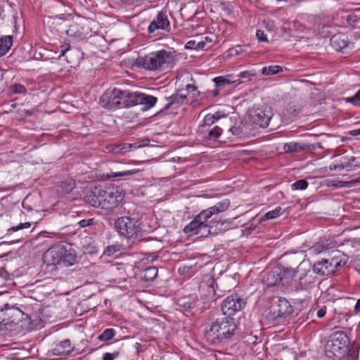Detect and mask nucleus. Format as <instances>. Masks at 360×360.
Masks as SVG:
<instances>
[{"instance_id": "1", "label": "nucleus", "mask_w": 360, "mask_h": 360, "mask_svg": "<svg viewBox=\"0 0 360 360\" xmlns=\"http://www.w3.org/2000/svg\"><path fill=\"white\" fill-rule=\"evenodd\" d=\"M177 61L178 55L172 49L151 52L141 59L143 67L149 70L171 69Z\"/></svg>"}, {"instance_id": "2", "label": "nucleus", "mask_w": 360, "mask_h": 360, "mask_svg": "<svg viewBox=\"0 0 360 360\" xmlns=\"http://www.w3.org/2000/svg\"><path fill=\"white\" fill-rule=\"evenodd\" d=\"M237 326L233 318L222 317L212 322L206 331L207 340L213 344L231 338Z\"/></svg>"}, {"instance_id": "3", "label": "nucleus", "mask_w": 360, "mask_h": 360, "mask_svg": "<svg viewBox=\"0 0 360 360\" xmlns=\"http://www.w3.org/2000/svg\"><path fill=\"white\" fill-rule=\"evenodd\" d=\"M44 263L48 266H72L77 262L74 251L68 250L65 245L58 243L48 249L43 255Z\"/></svg>"}, {"instance_id": "4", "label": "nucleus", "mask_w": 360, "mask_h": 360, "mask_svg": "<svg viewBox=\"0 0 360 360\" xmlns=\"http://www.w3.org/2000/svg\"><path fill=\"white\" fill-rule=\"evenodd\" d=\"M115 227L118 233L126 237L132 238L141 231H151L157 228V223L154 222L153 225L146 227V224H142L128 217L118 218L115 221Z\"/></svg>"}, {"instance_id": "5", "label": "nucleus", "mask_w": 360, "mask_h": 360, "mask_svg": "<svg viewBox=\"0 0 360 360\" xmlns=\"http://www.w3.org/2000/svg\"><path fill=\"white\" fill-rule=\"evenodd\" d=\"M349 340L347 335L342 331L333 333L327 341L326 351L338 359H341L348 352Z\"/></svg>"}, {"instance_id": "6", "label": "nucleus", "mask_w": 360, "mask_h": 360, "mask_svg": "<svg viewBox=\"0 0 360 360\" xmlns=\"http://www.w3.org/2000/svg\"><path fill=\"white\" fill-rule=\"evenodd\" d=\"M124 98L125 108L141 105H143V110L151 108L157 102V98L153 96L146 95L143 93L131 92L127 90L124 91Z\"/></svg>"}, {"instance_id": "7", "label": "nucleus", "mask_w": 360, "mask_h": 360, "mask_svg": "<svg viewBox=\"0 0 360 360\" xmlns=\"http://www.w3.org/2000/svg\"><path fill=\"white\" fill-rule=\"evenodd\" d=\"M246 300L238 294H232L228 296L221 304V311L227 317L233 316L245 307Z\"/></svg>"}, {"instance_id": "8", "label": "nucleus", "mask_w": 360, "mask_h": 360, "mask_svg": "<svg viewBox=\"0 0 360 360\" xmlns=\"http://www.w3.org/2000/svg\"><path fill=\"white\" fill-rule=\"evenodd\" d=\"M271 113L269 109L266 107L264 109L252 107L249 110V117L251 122L260 127H266L271 120Z\"/></svg>"}, {"instance_id": "9", "label": "nucleus", "mask_w": 360, "mask_h": 360, "mask_svg": "<svg viewBox=\"0 0 360 360\" xmlns=\"http://www.w3.org/2000/svg\"><path fill=\"white\" fill-rule=\"evenodd\" d=\"M340 266V261L338 259H332L330 261L323 259L314 265L313 271L316 274L330 275L334 274Z\"/></svg>"}, {"instance_id": "10", "label": "nucleus", "mask_w": 360, "mask_h": 360, "mask_svg": "<svg viewBox=\"0 0 360 360\" xmlns=\"http://www.w3.org/2000/svg\"><path fill=\"white\" fill-rule=\"evenodd\" d=\"M117 88L108 89L101 96L99 105L101 108L108 110H115L117 108V99L118 98Z\"/></svg>"}, {"instance_id": "11", "label": "nucleus", "mask_w": 360, "mask_h": 360, "mask_svg": "<svg viewBox=\"0 0 360 360\" xmlns=\"http://www.w3.org/2000/svg\"><path fill=\"white\" fill-rule=\"evenodd\" d=\"M208 219V218L201 219L199 214L192 221L184 227V231L186 233L203 236L205 233H201V231L203 229L207 231L208 224H206V222Z\"/></svg>"}, {"instance_id": "12", "label": "nucleus", "mask_w": 360, "mask_h": 360, "mask_svg": "<svg viewBox=\"0 0 360 360\" xmlns=\"http://www.w3.org/2000/svg\"><path fill=\"white\" fill-rule=\"evenodd\" d=\"M124 195L118 188H109L105 192V210H112L116 207L122 200Z\"/></svg>"}, {"instance_id": "13", "label": "nucleus", "mask_w": 360, "mask_h": 360, "mask_svg": "<svg viewBox=\"0 0 360 360\" xmlns=\"http://www.w3.org/2000/svg\"><path fill=\"white\" fill-rule=\"evenodd\" d=\"M230 205V201L228 199H224L215 205L209 207L208 209L204 210L200 212V217L201 219L208 218L210 219L213 214L224 212L226 210Z\"/></svg>"}, {"instance_id": "14", "label": "nucleus", "mask_w": 360, "mask_h": 360, "mask_svg": "<svg viewBox=\"0 0 360 360\" xmlns=\"http://www.w3.org/2000/svg\"><path fill=\"white\" fill-rule=\"evenodd\" d=\"M169 25L170 23L166 13H160L156 19L150 23L148 30L149 33H153L158 30H167Z\"/></svg>"}, {"instance_id": "15", "label": "nucleus", "mask_w": 360, "mask_h": 360, "mask_svg": "<svg viewBox=\"0 0 360 360\" xmlns=\"http://www.w3.org/2000/svg\"><path fill=\"white\" fill-rule=\"evenodd\" d=\"M272 308L273 314L275 317L285 316L292 311L289 302L284 298L278 299Z\"/></svg>"}, {"instance_id": "16", "label": "nucleus", "mask_w": 360, "mask_h": 360, "mask_svg": "<svg viewBox=\"0 0 360 360\" xmlns=\"http://www.w3.org/2000/svg\"><path fill=\"white\" fill-rule=\"evenodd\" d=\"M8 304L5 305V309L0 311V327L6 326L11 323L13 317H18L22 314V311L18 308L7 309Z\"/></svg>"}, {"instance_id": "17", "label": "nucleus", "mask_w": 360, "mask_h": 360, "mask_svg": "<svg viewBox=\"0 0 360 360\" xmlns=\"http://www.w3.org/2000/svg\"><path fill=\"white\" fill-rule=\"evenodd\" d=\"M330 44L338 51H344L347 49H352L353 45L349 43L344 34H335L330 39Z\"/></svg>"}, {"instance_id": "18", "label": "nucleus", "mask_w": 360, "mask_h": 360, "mask_svg": "<svg viewBox=\"0 0 360 360\" xmlns=\"http://www.w3.org/2000/svg\"><path fill=\"white\" fill-rule=\"evenodd\" d=\"M72 349L73 348L70 340H65L56 344L52 349V353L53 355L58 356L68 355Z\"/></svg>"}, {"instance_id": "19", "label": "nucleus", "mask_w": 360, "mask_h": 360, "mask_svg": "<svg viewBox=\"0 0 360 360\" xmlns=\"http://www.w3.org/2000/svg\"><path fill=\"white\" fill-rule=\"evenodd\" d=\"M230 228V223L226 221H213L211 224H208L207 233L217 234L218 233L225 231Z\"/></svg>"}, {"instance_id": "20", "label": "nucleus", "mask_w": 360, "mask_h": 360, "mask_svg": "<svg viewBox=\"0 0 360 360\" xmlns=\"http://www.w3.org/2000/svg\"><path fill=\"white\" fill-rule=\"evenodd\" d=\"M226 115L221 112H216L214 114H207L205 116L203 119V124L200 126V127L203 129L206 127H211L216 122L220 120L222 117H225Z\"/></svg>"}, {"instance_id": "21", "label": "nucleus", "mask_w": 360, "mask_h": 360, "mask_svg": "<svg viewBox=\"0 0 360 360\" xmlns=\"http://www.w3.org/2000/svg\"><path fill=\"white\" fill-rule=\"evenodd\" d=\"M230 76H219L214 77L212 80L217 87H224L227 85H230L234 83H238L240 84V82L238 79H231L229 78Z\"/></svg>"}, {"instance_id": "22", "label": "nucleus", "mask_w": 360, "mask_h": 360, "mask_svg": "<svg viewBox=\"0 0 360 360\" xmlns=\"http://www.w3.org/2000/svg\"><path fill=\"white\" fill-rule=\"evenodd\" d=\"M158 274V270L155 266H150L146 268L141 272V278L146 281H154Z\"/></svg>"}, {"instance_id": "23", "label": "nucleus", "mask_w": 360, "mask_h": 360, "mask_svg": "<svg viewBox=\"0 0 360 360\" xmlns=\"http://www.w3.org/2000/svg\"><path fill=\"white\" fill-rule=\"evenodd\" d=\"M13 44L11 36H6L0 39V56L5 55L11 49Z\"/></svg>"}, {"instance_id": "24", "label": "nucleus", "mask_w": 360, "mask_h": 360, "mask_svg": "<svg viewBox=\"0 0 360 360\" xmlns=\"http://www.w3.org/2000/svg\"><path fill=\"white\" fill-rule=\"evenodd\" d=\"M282 208L278 206L276 207L274 210L267 212L264 215L262 216L260 218V221H264L265 220L274 219L282 214Z\"/></svg>"}, {"instance_id": "25", "label": "nucleus", "mask_w": 360, "mask_h": 360, "mask_svg": "<svg viewBox=\"0 0 360 360\" xmlns=\"http://www.w3.org/2000/svg\"><path fill=\"white\" fill-rule=\"evenodd\" d=\"M206 131L207 132L206 138L209 140L215 141L221 136L223 130L218 126H215L212 129H207Z\"/></svg>"}, {"instance_id": "26", "label": "nucleus", "mask_w": 360, "mask_h": 360, "mask_svg": "<svg viewBox=\"0 0 360 360\" xmlns=\"http://www.w3.org/2000/svg\"><path fill=\"white\" fill-rule=\"evenodd\" d=\"M304 146H302L299 143L290 142L285 143L283 146V150L285 153H292L303 150Z\"/></svg>"}, {"instance_id": "27", "label": "nucleus", "mask_w": 360, "mask_h": 360, "mask_svg": "<svg viewBox=\"0 0 360 360\" xmlns=\"http://www.w3.org/2000/svg\"><path fill=\"white\" fill-rule=\"evenodd\" d=\"M140 172V169H134L125 172H110V174H107L108 178H115V177H120V176H130L136 174Z\"/></svg>"}, {"instance_id": "28", "label": "nucleus", "mask_w": 360, "mask_h": 360, "mask_svg": "<svg viewBox=\"0 0 360 360\" xmlns=\"http://www.w3.org/2000/svg\"><path fill=\"white\" fill-rule=\"evenodd\" d=\"M105 192L106 190L101 187H95L94 188V193L97 195L99 201H101V207L104 209L105 205Z\"/></svg>"}, {"instance_id": "29", "label": "nucleus", "mask_w": 360, "mask_h": 360, "mask_svg": "<svg viewBox=\"0 0 360 360\" xmlns=\"http://www.w3.org/2000/svg\"><path fill=\"white\" fill-rule=\"evenodd\" d=\"M86 202L93 207H101V201H99L97 195L94 193V189L86 196Z\"/></svg>"}, {"instance_id": "30", "label": "nucleus", "mask_w": 360, "mask_h": 360, "mask_svg": "<svg viewBox=\"0 0 360 360\" xmlns=\"http://www.w3.org/2000/svg\"><path fill=\"white\" fill-rule=\"evenodd\" d=\"M282 71V68L279 65H270L264 67L262 70V73L266 75H274Z\"/></svg>"}, {"instance_id": "31", "label": "nucleus", "mask_w": 360, "mask_h": 360, "mask_svg": "<svg viewBox=\"0 0 360 360\" xmlns=\"http://www.w3.org/2000/svg\"><path fill=\"white\" fill-rule=\"evenodd\" d=\"M114 335V330L112 328H107L98 336V339L101 341H108L111 340Z\"/></svg>"}, {"instance_id": "32", "label": "nucleus", "mask_w": 360, "mask_h": 360, "mask_svg": "<svg viewBox=\"0 0 360 360\" xmlns=\"http://www.w3.org/2000/svg\"><path fill=\"white\" fill-rule=\"evenodd\" d=\"M357 184H360V177L350 181H340L338 182L337 186L340 188L352 187Z\"/></svg>"}, {"instance_id": "33", "label": "nucleus", "mask_w": 360, "mask_h": 360, "mask_svg": "<svg viewBox=\"0 0 360 360\" xmlns=\"http://www.w3.org/2000/svg\"><path fill=\"white\" fill-rule=\"evenodd\" d=\"M344 100L347 103H352L354 105H360V89L355 94L354 96L345 98Z\"/></svg>"}, {"instance_id": "34", "label": "nucleus", "mask_w": 360, "mask_h": 360, "mask_svg": "<svg viewBox=\"0 0 360 360\" xmlns=\"http://www.w3.org/2000/svg\"><path fill=\"white\" fill-rule=\"evenodd\" d=\"M292 190H304L308 186V182L304 179L295 181L292 184Z\"/></svg>"}, {"instance_id": "35", "label": "nucleus", "mask_w": 360, "mask_h": 360, "mask_svg": "<svg viewBox=\"0 0 360 360\" xmlns=\"http://www.w3.org/2000/svg\"><path fill=\"white\" fill-rule=\"evenodd\" d=\"M118 96L117 99V108H125L124 91L117 88Z\"/></svg>"}, {"instance_id": "36", "label": "nucleus", "mask_w": 360, "mask_h": 360, "mask_svg": "<svg viewBox=\"0 0 360 360\" xmlns=\"http://www.w3.org/2000/svg\"><path fill=\"white\" fill-rule=\"evenodd\" d=\"M212 39H209L207 37H205L204 39L202 38L197 39V50L202 49L206 48L207 44H211Z\"/></svg>"}, {"instance_id": "37", "label": "nucleus", "mask_w": 360, "mask_h": 360, "mask_svg": "<svg viewBox=\"0 0 360 360\" xmlns=\"http://www.w3.org/2000/svg\"><path fill=\"white\" fill-rule=\"evenodd\" d=\"M31 226L30 222L20 223L17 226H12L8 229V231L15 232L24 229H29Z\"/></svg>"}, {"instance_id": "38", "label": "nucleus", "mask_w": 360, "mask_h": 360, "mask_svg": "<svg viewBox=\"0 0 360 360\" xmlns=\"http://www.w3.org/2000/svg\"><path fill=\"white\" fill-rule=\"evenodd\" d=\"M77 25H72L67 32L70 36L73 37H80L82 35V32L79 31Z\"/></svg>"}, {"instance_id": "39", "label": "nucleus", "mask_w": 360, "mask_h": 360, "mask_svg": "<svg viewBox=\"0 0 360 360\" xmlns=\"http://www.w3.org/2000/svg\"><path fill=\"white\" fill-rule=\"evenodd\" d=\"M264 25L265 26L266 30L269 33L272 34V37H274V32L276 30V26L274 22L272 20H266L264 22Z\"/></svg>"}, {"instance_id": "40", "label": "nucleus", "mask_w": 360, "mask_h": 360, "mask_svg": "<svg viewBox=\"0 0 360 360\" xmlns=\"http://www.w3.org/2000/svg\"><path fill=\"white\" fill-rule=\"evenodd\" d=\"M256 37L259 41L267 42V36L264 34V32L262 30H258L256 32Z\"/></svg>"}, {"instance_id": "41", "label": "nucleus", "mask_w": 360, "mask_h": 360, "mask_svg": "<svg viewBox=\"0 0 360 360\" xmlns=\"http://www.w3.org/2000/svg\"><path fill=\"white\" fill-rule=\"evenodd\" d=\"M13 91L15 94H22L25 92V88L21 84H14L12 86Z\"/></svg>"}, {"instance_id": "42", "label": "nucleus", "mask_w": 360, "mask_h": 360, "mask_svg": "<svg viewBox=\"0 0 360 360\" xmlns=\"http://www.w3.org/2000/svg\"><path fill=\"white\" fill-rule=\"evenodd\" d=\"M340 360H358V356L354 352L351 354L347 352V354H345V356L342 357Z\"/></svg>"}, {"instance_id": "43", "label": "nucleus", "mask_w": 360, "mask_h": 360, "mask_svg": "<svg viewBox=\"0 0 360 360\" xmlns=\"http://www.w3.org/2000/svg\"><path fill=\"white\" fill-rule=\"evenodd\" d=\"M185 47L187 49H196L197 50V39L188 41L186 44Z\"/></svg>"}, {"instance_id": "44", "label": "nucleus", "mask_w": 360, "mask_h": 360, "mask_svg": "<svg viewBox=\"0 0 360 360\" xmlns=\"http://www.w3.org/2000/svg\"><path fill=\"white\" fill-rule=\"evenodd\" d=\"M324 250V247H323L321 245H320L319 243H316L315 244L311 249L310 250L316 254H319V253H321Z\"/></svg>"}, {"instance_id": "45", "label": "nucleus", "mask_w": 360, "mask_h": 360, "mask_svg": "<svg viewBox=\"0 0 360 360\" xmlns=\"http://www.w3.org/2000/svg\"><path fill=\"white\" fill-rule=\"evenodd\" d=\"M118 356L117 353H105L103 355V360H114Z\"/></svg>"}, {"instance_id": "46", "label": "nucleus", "mask_w": 360, "mask_h": 360, "mask_svg": "<svg viewBox=\"0 0 360 360\" xmlns=\"http://www.w3.org/2000/svg\"><path fill=\"white\" fill-rule=\"evenodd\" d=\"M0 278H2L4 281H7L9 278L8 273L4 267L0 268Z\"/></svg>"}, {"instance_id": "47", "label": "nucleus", "mask_w": 360, "mask_h": 360, "mask_svg": "<svg viewBox=\"0 0 360 360\" xmlns=\"http://www.w3.org/2000/svg\"><path fill=\"white\" fill-rule=\"evenodd\" d=\"M243 51V49L241 46H236L235 48L231 49L229 50L231 55H238L241 53Z\"/></svg>"}, {"instance_id": "48", "label": "nucleus", "mask_w": 360, "mask_h": 360, "mask_svg": "<svg viewBox=\"0 0 360 360\" xmlns=\"http://www.w3.org/2000/svg\"><path fill=\"white\" fill-rule=\"evenodd\" d=\"M253 76V74L250 73V72L248 71H243V72H240L238 75V78H249L250 77Z\"/></svg>"}, {"instance_id": "49", "label": "nucleus", "mask_w": 360, "mask_h": 360, "mask_svg": "<svg viewBox=\"0 0 360 360\" xmlns=\"http://www.w3.org/2000/svg\"><path fill=\"white\" fill-rule=\"evenodd\" d=\"M127 148H129V150L136 149L139 148L144 147V144H139V142L134 143L132 144H127Z\"/></svg>"}, {"instance_id": "50", "label": "nucleus", "mask_w": 360, "mask_h": 360, "mask_svg": "<svg viewBox=\"0 0 360 360\" xmlns=\"http://www.w3.org/2000/svg\"><path fill=\"white\" fill-rule=\"evenodd\" d=\"M326 307H322V308H320L317 312H316V315L319 318H323L325 315H326Z\"/></svg>"}, {"instance_id": "51", "label": "nucleus", "mask_w": 360, "mask_h": 360, "mask_svg": "<svg viewBox=\"0 0 360 360\" xmlns=\"http://www.w3.org/2000/svg\"><path fill=\"white\" fill-rule=\"evenodd\" d=\"M117 250L115 246H110L108 248L107 252L108 255H110L111 254L116 252Z\"/></svg>"}, {"instance_id": "52", "label": "nucleus", "mask_w": 360, "mask_h": 360, "mask_svg": "<svg viewBox=\"0 0 360 360\" xmlns=\"http://www.w3.org/2000/svg\"><path fill=\"white\" fill-rule=\"evenodd\" d=\"M229 131L234 135H238L240 134L239 129L237 127H231Z\"/></svg>"}, {"instance_id": "53", "label": "nucleus", "mask_w": 360, "mask_h": 360, "mask_svg": "<svg viewBox=\"0 0 360 360\" xmlns=\"http://www.w3.org/2000/svg\"><path fill=\"white\" fill-rule=\"evenodd\" d=\"M208 290H209L208 300H213V288L210 286H208Z\"/></svg>"}, {"instance_id": "54", "label": "nucleus", "mask_w": 360, "mask_h": 360, "mask_svg": "<svg viewBox=\"0 0 360 360\" xmlns=\"http://www.w3.org/2000/svg\"><path fill=\"white\" fill-rule=\"evenodd\" d=\"M349 134L352 136L360 135V128L352 130Z\"/></svg>"}, {"instance_id": "55", "label": "nucleus", "mask_w": 360, "mask_h": 360, "mask_svg": "<svg viewBox=\"0 0 360 360\" xmlns=\"http://www.w3.org/2000/svg\"><path fill=\"white\" fill-rule=\"evenodd\" d=\"M70 49V46L67 45L63 47V49L61 51V56H64L66 51H68Z\"/></svg>"}, {"instance_id": "56", "label": "nucleus", "mask_w": 360, "mask_h": 360, "mask_svg": "<svg viewBox=\"0 0 360 360\" xmlns=\"http://www.w3.org/2000/svg\"><path fill=\"white\" fill-rule=\"evenodd\" d=\"M186 89L190 91H195V86H193V85H191V84H187L186 85Z\"/></svg>"}, {"instance_id": "57", "label": "nucleus", "mask_w": 360, "mask_h": 360, "mask_svg": "<svg viewBox=\"0 0 360 360\" xmlns=\"http://www.w3.org/2000/svg\"><path fill=\"white\" fill-rule=\"evenodd\" d=\"M354 308L356 311H359L360 309V299L356 302Z\"/></svg>"}, {"instance_id": "58", "label": "nucleus", "mask_w": 360, "mask_h": 360, "mask_svg": "<svg viewBox=\"0 0 360 360\" xmlns=\"http://www.w3.org/2000/svg\"><path fill=\"white\" fill-rule=\"evenodd\" d=\"M148 140H142L141 141H139V144H144V146H148Z\"/></svg>"}, {"instance_id": "59", "label": "nucleus", "mask_w": 360, "mask_h": 360, "mask_svg": "<svg viewBox=\"0 0 360 360\" xmlns=\"http://www.w3.org/2000/svg\"><path fill=\"white\" fill-rule=\"evenodd\" d=\"M201 233H205V234L202 236H207L209 234H212V233H207L206 229H203L201 231Z\"/></svg>"}, {"instance_id": "60", "label": "nucleus", "mask_w": 360, "mask_h": 360, "mask_svg": "<svg viewBox=\"0 0 360 360\" xmlns=\"http://www.w3.org/2000/svg\"><path fill=\"white\" fill-rule=\"evenodd\" d=\"M80 225H81V226H86V221H80Z\"/></svg>"}, {"instance_id": "61", "label": "nucleus", "mask_w": 360, "mask_h": 360, "mask_svg": "<svg viewBox=\"0 0 360 360\" xmlns=\"http://www.w3.org/2000/svg\"><path fill=\"white\" fill-rule=\"evenodd\" d=\"M212 94H213L214 96H217V95L219 94V93H218V91H212Z\"/></svg>"}, {"instance_id": "62", "label": "nucleus", "mask_w": 360, "mask_h": 360, "mask_svg": "<svg viewBox=\"0 0 360 360\" xmlns=\"http://www.w3.org/2000/svg\"><path fill=\"white\" fill-rule=\"evenodd\" d=\"M292 273H293V274H292V277H295V271H292Z\"/></svg>"}, {"instance_id": "63", "label": "nucleus", "mask_w": 360, "mask_h": 360, "mask_svg": "<svg viewBox=\"0 0 360 360\" xmlns=\"http://www.w3.org/2000/svg\"><path fill=\"white\" fill-rule=\"evenodd\" d=\"M134 164H135V165H138V164H139V162H135V163H134Z\"/></svg>"}]
</instances>
